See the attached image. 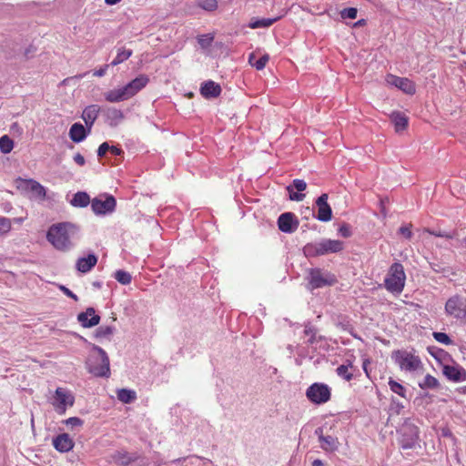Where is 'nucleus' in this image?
I'll list each match as a JSON object with an SVG mask.
<instances>
[{
    "mask_svg": "<svg viewBox=\"0 0 466 466\" xmlns=\"http://www.w3.org/2000/svg\"><path fill=\"white\" fill-rule=\"evenodd\" d=\"M320 447L326 451H334L339 448V441L336 437L327 435L320 437Z\"/></svg>",
    "mask_w": 466,
    "mask_h": 466,
    "instance_id": "obj_32",
    "label": "nucleus"
},
{
    "mask_svg": "<svg viewBox=\"0 0 466 466\" xmlns=\"http://www.w3.org/2000/svg\"><path fill=\"white\" fill-rule=\"evenodd\" d=\"M347 364L339 365L337 368L336 372L338 376L343 378L347 381H350L353 378V374L349 371V368L352 366V363L350 360H347Z\"/></svg>",
    "mask_w": 466,
    "mask_h": 466,
    "instance_id": "obj_37",
    "label": "nucleus"
},
{
    "mask_svg": "<svg viewBox=\"0 0 466 466\" xmlns=\"http://www.w3.org/2000/svg\"><path fill=\"white\" fill-rule=\"evenodd\" d=\"M106 199L95 198L91 201V208L96 215H106L112 213L116 206V200L112 195L106 194Z\"/></svg>",
    "mask_w": 466,
    "mask_h": 466,
    "instance_id": "obj_10",
    "label": "nucleus"
},
{
    "mask_svg": "<svg viewBox=\"0 0 466 466\" xmlns=\"http://www.w3.org/2000/svg\"><path fill=\"white\" fill-rule=\"evenodd\" d=\"M197 5L201 9L213 12L218 9V0H197Z\"/></svg>",
    "mask_w": 466,
    "mask_h": 466,
    "instance_id": "obj_41",
    "label": "nucleus"
},
{
    "mask_svg": "<svg viewBox=\"0 0 466 466\" xmlns=\"http://www.w3.org/2000/svg\"><path fill=\"white\" fill-rule=\"evenodd\" d=\"M304 334L309 336V339L307 341L309 345H313L317 341L324 339L322 336H319L317 338V329L309 324L305 326Z\"/></svg>",
    "mask_w": 466,
    "mask_h": 466,
    "instance_id": "obj_38",
    "label": "nucleus"
},
{
    "mask_svg": "<svg viewBox=\"0 0 466 466\" xmlns=\"http://www.w3.org/2000/svg\"><path fill=\"white\" fill-rule=\"evenodd\" d=\"M104 96L106 101L109 103H119L125 100L129 99V96L125 89V86H122L117 89H112L106 93H104Z\"/></svg>",
    "mask_w": 466,
    "mask_h": 466,
    "instance_id": "obj_26",
    "label": "nucleus"
},
{
    "mask_svg": "<svg viewBox=\"0 0 466 466\" xmlns=\"http://www.w3.org/2000/svg\"><path fill=\"white\" fill-rule=\"evenodd\" d=\"M187 458H188V457H180V458H177V459L172 460V461H171V463H172V464L182 463V462L186 461Z\"/></svg>",
    "mask_w": 466,
    "mask_h": 466,
    "instance_id": "obj_59",
    "label": "nucleus"
},
{
    "mask_svg": "<svg viewBox=\"0 0 466 466\" xmlns=\"http://www.w3.org/2000/svg\"><path fill=\"white\" fill-rule=\"evenodd\" d=\"M78 230V227L70 222L54 224L46 233V239L56 249L67 252L74 247L70 238L77 234Z\"/></svg>",
    "mask_w": 466,
    "mask_h": 466,
    "instance_id": "obj_1",
    "label": "nucleus"
},
{
    "mask_svg": "<svg viewBox=\"0 0 466 466\" xmlns=\"http://www.w3.org/2000/svg\"><path fill=\"white\" fill-rule=\"evenodd\" d=\"M312 466H324V463L321 460L316 459L313 461Z\"/></svg>",
    "mask_w": 466,
    "mask_h": 466,
    "instance_id": "obj_63",
    "label": "nucleus"
},
{
    "mask_svg": "<svg viewBox=\"0 0 466 466\" xmlns=\"http://www.w3.org/2000/svg\"><path fill=\"white\" fill-rule=\"evenodd\" d=\"M59 289L61 291H63V293L65 295H66L68 298H71L73 299L75 301H77L78 300V297L73 293L68 288H66V286L64 285H60L59 286Z\"/></svg>",
    "mask_w": 466,
    "mask_h": 466,
    "instance_id": "obj_54",
    "label": "nucleus"
},
{
    "mask_svg": "<svg viewBox=\"0 0 466 466\" xmlns=\"http://www.w3.org/2000/svg\"><path fill=\"white\" fill-rule=\"evenodd\" d=\"M55 401L53 402L56 410L59 414H64L66 407H72L75 403V397L63 388H57L55 391Z\"/></svg>",
    "mask_w": 466,
    "mask_h": 466,
    "instance_id": "obj_11",
    "label": "nucleus"
},
{
    "mask_svg": "<svg viewBox=\"0 0 466 466\" xmlns=\"http://www.w3.org/2000/svg\"><path fill=\"white\" fill-rule=\"evenodd\" d=\"M277 224L281 232L291 234L297 230L299 222L294 213L285 212L279 217Z\"/></svg>",
    "mask_w": 466,
    "mask_h": 466,
    "instance_id": "obj_13",
    "label": "nucleus"
},
{
    "mask_svg": "<svg viewBox=\"0 0 466 466\" xmlns=\"http://www.w3.org/2000/svg\"><path fill=\"white\" fill-rule=\"evenodd\" d=\"M52 444L57 451L65 453L74 448L75 442L68 433H61L53 438Z\"/></svg>",
    "mask_w": 466,
    "mask_h": 466,
    "instance_id": "obj_19",
    "label": "nucleus"
},
{
    "mask_svg": "<svg viewBox=\"0 0 466 466\" xmlns=\"http://www.w3.org/2000/svg\"><path fill=\"white\" fill-rule=\"evenodd\" d=\"M35 52H36V47L34 46L33 45H30L24 51V57H25V60L30 59L31 57H33V56L35 55Z\"/></svg>",
    "mask_w": 466,
    "mask_h": 466,
    "instance_id": "obj_53",
    "label": "nucleus"
},
{
    "mask_svg": "<svg viewBox=\"0 0 466 466\" xmlns=\"http://www.w3.org/2000/svg\"><path fill=\"white\" fill-rule=\"evenodd\" d=\"M116 396L117 399L125 404H130L137 400L136 391L126 388L117 390Z\"/></svg>",
    "mask_w": 466,
    "mask_h": 466,
    "instance_id": "obj_31",
    "label": "nucleus"
},
{
    "mask_svg": "<svg viewBox=\"0 0 466 466\" xmlns=\"http://www.w3.org/2000/svg\"><path fill=\"white\" fill-rule=\"evenodd\" d=\"M255 54L254 53H251L248 56V62L249 64L255 67L257 70H262L265 66H266V64L268 63V59H269V56L268 54H265L263 55L260 58H258V60L254 61L255 59Z\"/></svg>",
    "mask_w": 466,
    "mask_h": 466,
    "instance_id": "obj_34",
    "label": "nucleus"
},
{
    "mask_svg": "<svg viewBox=\"0 0 466 466\" xmlns=\"http://www.w3.org/2000/svg\"><path fill=\"white\" fill-rule=\"evenodd\" d=\"M11 229V221L7 218L0 217V236L9 232Z\"/></svg>",
    "mask_w": 466,
    "mask_h": 466,
    "instance_id": "obj_47",
    "label": "nucleus"
},
{
    "mask_svg": "<svg viewBox=\"0 0 466 466\" xmlns=\"http://www.w3.org/2000/svg\"><path fill=\"white\" fill-rule=\"evenodd\" d=\"M221 86L213 80H208L201 84L199 92L206 99L217 98L221 94Z\"/></svg>",
    "mask_w": 466,
    "mask_h": 466,
    "instance_id": "obj_22",
    "label": "nucleus"
},
{
    "mask_svg": "<svg viewBox=\"0 0 466 466\" xmlns=\"http://www.w3.org/2000/svg\"><path fill=\"white\" fill-rule=\"evenodd\" d=\"M410 227H411V225H410V226H401L399 228V233L400 235H402L405 238L410 239L412 238V236H413L412 232H411V229H410Z\"/></svg>",
    "mask_w": 466,
    "mask_h": 466,
    "instance_id": "obj_52",
    "label": "nucleus"
},
{
    "mask_svg": "<svg viewBox=\"0 0 466 466\" xmlns=\"http://www.w3.org/2000/svg\"><path fill=\"white\" fill-rule=\"evenodd\" d=\"M101 112L111 127H116L124 119V113L113 106H102Z\"/></svg>",
    "mask_w": 466,
    "mask_h": 466,
    "instance_id": "obj_21",
    "label": "nucleus"
},
{
    "mask_svg": "<svg viewBox=\"0 0 466 466\" xmlns=\"http://www.w3.org/2000/svg\"><path fill=\"white\" fill-rule=\"evenodd\" d=\"M425 231L429 233L430 235L439 237V238H444L447 239H452L457 236V232L455 230L452 231H445V230H436L431 228H426Z\"/></svg>",
    "mask_w": 466,
    "mask_h": 466,
    "instance_id": "obj_40",
    "label": "nucleus"
},
{
    "mask_svg": "<svg viewBox=\"0 0 466 466\" xmlns=\"http://www.w3.org/2000/svg\"><path fill=\"white\" fill-rule=\"evenodd\" d=\"M91 131L81 123H74L69 129V137L74 143H80L86 139Z\"/></svg>",
    "mask_w": 466,
    "mask_h": 466,
    "instance_id": "obj_24",
    "label": "nucleus"
},
{
    "mask_svg": "<svg viewBox=\"0 0 466 466\" xmlns=\"http://www.w3.org/2000/svg\"><path fill=\"white\" fill-rule=\"evenodd\" d=\"M26 188L40 199H44L46 196L45 187L34 179H28L26 181Z\"/></svg>",
    "mask_w": 466,
    "mask_h": 466,
    "instance_id": "obj_30",
    "label": "nucleus"
},
{
    "mask_svg": "<svg viewBox=\"0 0 466 466\" xmlns=\"http://www.w3.org/2000/svg\"><path fill=\"white\" fill-rule=\"evenodd\" d=\"M366 25V20L365 19H360L356 23H354L353 26L354 27H359V26H362V25Z\"/></svg>",
    "mask_w": 466,
    "mask_h": 466,
    "instance_id": "obj_61",
    "label": "nucleus"
},
{
    "mask_svg": "<svg viewBox=\"0 0 466 466\" xmlns=\"http://www.w3.org/2000/svg\"><path fill=\"white\" fill-rule=\"evenodd\" d=\"M306 279L308 281L307 289L309 290L331 287L338 282L335 274L319 268H309Z\"/></svg>",
    "mask_w": 466,
    "mask_h": 466,
    "instance_id": "obj_4",
    "label": "nucleus"
},
{
    "mask_svg": "<svg viewBox=\"0 0 466 466\" xmlns=\"http://www.w3.org/2000/svg\"><path fill=\"white\" fill-rule=\"evenodd\" d=\"M432 337L435 340L444 345H450L453 343L450 336L445 332L434 331L432 333Z\"/></svg>",
    "mask_w": 466,
    "mask_h": 466,
    "instance_id": "obj_45",
    "label": "nucleus"
},
{
    "mask_svg": "<svg viewBox=\"0 0 466 466\" xmlns=\"http://www.w3.org/2000/svg\"><path fill=\"white\" fill-rule=\"evenodd\" d=\"M391 359L401 370L407 371H415L421 367V360L420 357L404 350L392 351Z\"/></svg>",
    "mask_w": 466,
    "mask_h": 466,
    "instance_id": "obj_7",
    "label": "nucleus"
},
{
    "mask_svg": "<svg viewBox=\"0 0 466 466\" xmlns=\"http://www.w3.org/2000/svg\"><path fill=\"white\" fill-rule=\"evenodd\" d=\"M77 321L83 328L90 329L99 324L100 316L96 313V309L93 307H88L86 311H82L77 314Z\"/></svg>",
    "mask_w": 466,
    "mask_h": 466,
    "instance_id": "obj_15",
    "label": "nucleus"
},
{
    "mask_svg": "<svg viewBox=\"0 0 466 466\" xmlns=\"http://www.w3.org/2000/svg\"><path fill=\"white\" fill-rule=\"evenodd\" d=\"M406 275L400 262L393 263L384 279V286L392 294H400L404 289Z\"/></svg>",
    "mask_w": 466,
    "mask_h": 466,
    "instance_id": "obj_5",
    "label": "nucleus"
},
{
    "mask_svg": "<svg viewBox=\"0 0 466 466\" xmlns=\"http://www.w3.org/2000/svg\"><path fill=\"white\" fill-rule=\"evenodd\" d=\"M420 430L414 420L406 419L400 430L399 443L403 450L414 449L419 444Z\"/></svg>",
    "mask_w": 466,
    "mask_h": 466,
    "instance_id": "obj_6",
    "label": "nucleus"
},
{
    "mask_svg": "<svg viewBox=\"0 0 466 466\" xmlns=\"http://www.w3.org/2000/svg\"><path fill=\"white\" fill-rule=\"evenodd\" d=\"M14 148V141L7 135L0 137V151L3 154L10 153Z\"/></svg>",
    "mask_w": 466,
    "mask_h": 466,
    "instance_id": "obj_39",
    "label": "nucleus"
},
{
    "mask_svg": "<svg viewBox=\"0 0 466 466\" xmlns=\"http://www.w3.org/2000/svg\"><path fill=\"white\" fill-rule=\"evenodd\" d=\"M140 458L137 452H128L125 450L116 451L112 454V460L117 466H128Z\"/></svg>",
    "mask_w": 466,
    "mask_h": 466,
    "instance_id": "obj_18",
    "label": "nucleus"
},
{
    "mask_svg": "<svg viewBox=\"0 0 466 466\" xmlns=\"http://www.w3.org/2000/svg\"><path fill=\"white\" fill-rule=\"evenodd\" d=\"M89 195L85 191H78L74 194L70 204L76 208H86L91 203Z\"/></svg>",
    "mask_w": 466,
    "mask_h": 466,
    "instance_id": "obj_29",
    "label": "nucleus"
},
{
    "mask_svg": "<svg viewBox=\"0 0 466 466\" xmlns=\"http://www.w3.org/2000/svg\"><path fill=\"white\" fill-rule=\"evenodd\" d=\"M389 386H390V389L392 392L398 394L399 396L406 399V389L403 385H401L400 383L397 382L396 380H394L393 379H390L389 380Z\"/></svg>",
    "mask_w": 466,
    "mask_h": 466,
    "instance_id": "obj_43",
    "label": "nucleus"
},
{
    "mask_svg": "<svg viewBox=\"0 0 466 466\" xmlns=\"http://www.w3.org/2000/svg\"><path fill=\"white\" fill-rule=\"evenodd\" d=\"M419 386L422 390H426V389L433 390V389L439 388L440 383H439V380L435 377L431 376V374H427L424 377L423 381L419 383Z\"/></svg>",
    "mask_w": 466,
    "mask_h": 466,
    "instance_id": "obj_36",
    "label": "nucleus"
},
{
    "mask_svg": "<svg viewBox=\"0 0 466 466\" xmlns=\"http://www.w3.org/2000/svg\"><path fill=\"white\" fill-rule=\"evenodd\" d=\"M109 152L116 157H121L124 155L123 149L116 146H110Z\"/></svg>",
    "mask_w": 466,
    "mask_h": 466,
    "instance_id": "obj_56",
    "label": "nucleus"
},
{
    "mask_svg": "<svg viewBox=\"0 0 466 466\" xmlns=\"http://www.w3.org/2000/svg\"><path fill=\"white\" fill-rule=\"evenodd\" d=\"M74 161L79 166H84L86 163L85 157L80 153L74 156Z\"/></svg>",
    "mask_w": 466,
    "mask_h": 466,
    "instance_id": "obj_57",
    "label": "nucleus"
},
{
    "mask_svg": "<svg viewBox=\"0 0 466 466\" xmlns=\"http://www.w3.org/2000/svg\"><path fill=\"white\" fill-rule=\"evenodd\" d=\"M427 350L437 361H441V358L444 356H449L451 358L444 350L435 346H429Z\"/></svg>",
    "mask_w": 466,
    "mask_h": 466,
    "instance_id": "obj_44",
    "label": "nucleus"
},
{
    "mask_svg": "<svg viewBox=\"0 0 466 466\" xmlns=\"http://www.w3.org/2000/svg\"><path fill=\"white\" fill-rule=\"evenodd\" d=\"M110 66H111L110 64H106V65L103 66L102 67H100L99 69L95 70L93 73V76H99V77L104 76L106 73L107 68Z\"/></svg>",
    "mask_w": 466,
    "mask_h": 466,
    "instance_id": "obj_55",
    "label": "nucleus"
},
{
    "mask_svg": "<svg viewBox=\"0 0 466 466\" xmlns=\"http://www.w3.org/2000/svg\"><path fill=\"white\" fill-rule=\"evenodd\" d=\"M329 196L327 193L321 194L316 200L317 214L315 218L322 222L330 221L332 218V209L328 203Z\"/></svg>",
    "mask_w": 466,
    "mask_h": 466,
    "instance_id": "obj_12",
    "label": "nucleus"
},
{
    "mask_svg": "<svg viewBox=\"0 0 466 466\" xmlns=\"http://www.w3.org/2000/svg\"><path fill=\"white\" fill-rule=\"evenodd\" d=\"M307 188V183L303 179L296 178L289 185L286 189L289 192V198L292 201H302L305 194L302 193Z\"/></svg>",
    "mask_w": 466,
    "mask_h": 466,
    "instance_id": "obj_17",
    "label": "nucleus"
},
{
    "mask_svg": "<svg viewBox=\"0 0 466 466\" xmlns=\"http://www.w3.org/2000/svg\"><path fill=\"white\" fill-rule=\"evenodd\" d=\"M97 260L98 258L95 253H89L86 257L79 258L76 263V270L81 273H87L96 265Z\"/></svg>",
    "mask_w": 466,
    "mask_h": 466,
    "instance_id": "obj_23",
    "label": "nucleus"
},
{
    "mask_svg": "<svg viewBox=\"0 0 466 466\" xmlns=\"http://www.w3.org/2000/svg\"><path fill=\"white\" fill-rule=\"evenodd\" d=\"M110 145L108 142H103L97 149V157L102 158L106 156V154L109 151Z\"/></svg>",
    "mask_w": 466,
    "mask_h": 466,
    "instance_id": "obj_50",
    "label": "nucleus"
},
{
    "mask_svg": "<svg viewBox=\"0 0 466 466\" xmlns=\"http://www.w3.org/2000/svg\"><path fill=\"white\" fill-rule=\"evenodd\" d=\"M445 313L457 319H466V299L460 295L451 296L445 303Z\"/></svg>",
    "mask_w": 466,
    "mask_h": 466,
    "instance_id": "obj_9",
    "label": "nucleus"
},
{
    "mask_svg": "<svg viewBox=\"0 0 466 466\" xmlns=\"http://www.w3.org/2000/svg\"><path fill=\"white\" fill-rule=\"evenodd\" d=\"M442 374L452 382L466 381V370L456 362L442 365Z\"/></svg>",
    "mask_w": 466,
    "mask_h": 466,
    "instance_id": "obj_14",
    "label": "nucleus"
},
{
    "mask_svg": "<svg viewBox=\"0 0 466 466\" xmlns=\"http://www.w3.org/2000/svg\"><path fill=\"white\" fill-rule=\"evenodd\" d=\"M99 112H101V107L98 105H90L86 106L82 114V118L85 121L86 127L90 131L92 127L98 116Z\"/></svg>",
    "mask_w": 466,
    "mask_h": 466,
    "instance_id": "obj_25",
    "label": "nucleus"
},
{
    "mask_svg": "<svg viewBox=\"0 0 466 466\" xmlns=\"http://www.w3.org/2000/svg\"><path fill=\"white\" fill-rule=\"evenodd\" d=\"M148 82L149 77L145 74H141L130 82H128L124 86L129 97L131 98L134 96H136L140 90H142L148 84Z\"/></svg>",
    "mask_w": 466,
    "mask_h": 466,
    "instance_id": "obj_20",
    "label": "nucleus"
},
{
    "mask_svg": "<svg viewBox=\"0 0 466 466\" xmlns=\"http://www.w3.org/2000/svg\"><path fill=\"white\" fill-rule=\"evenodd\" d=\"M280 18L281 16H277L274 18L253 17L248 23V27L251 29L267 28L271 26L275 22L279 21Z\"/></svg>",
    "mask_w": 466,
    "mask_h": 466,
    "instance_id": "obj_28",
    "label": "nucleus"
},
{
    "mask_svg": "<svg viewBox=\"0 0 466 466\" xmlns=\"http://www.w3.org/2000/svg\"><path fill=\"white\" fill-rule=\"evenodd\" d=\"M115 330L116 328L114 326H100L95 330L94 337L96 339H109L113 335Z\"/></svg>",
    "mask_w": 466,
    "mask_h": 466,
    "instance_id": "obj_35",
    "label": "nucleus"
},
{
    "mask_svg": "<svg viewBox=\"0 0 466 466\" xmlns=\"http://www.w3.org/2000/svg\"><path fill=\"white\" fill-rule=\"evenodd\" d=\"M344 248L340 240L323 238L319 242L308 243L303 247V253L307 258L324 256L329 253H338Z\"/></svg>",
    "mask_w": 466,
    "mask_h": 466,
    "instance_id": "obj_3",
    "label": "nucleus"
},
{
    "mask_svg": "<svg viewBox=\"0 0 466 466\" xmlns=\"http://www.w3.org/2000/svg\"><path fill=\"white\" fill-rule=\"evenodd\" d=\"M92 350L96 354H91L86 361L87 371L96 378H109L111 371L107 353L97 345H93Z\"/></svg>",
    "mask_w": 466,
    "mask_h": 466,
    "instance_id": "obj_2",
    "label": "nucleus"
},
{
    "mask_svg": "<svg viewBox=\"0 0 466 466\" xmlns=\"http://www.w3.org/2000/svg\"><path fill=\"white\" fill-rule=\"evenodd\" d=\"M92 285H93V287H95L96 289L102 288V283L100 281H94Z\"/></svg>",
    "mask_w": 466,
    "mask_h": 466,
    "instance_id": "obj_64",
    "label": "nucleus"
},
{
    "mask_svg": "<svg viewBox=\"0 0 466 466\" xmlns=\"http://www.w3.org/2000/svg\"><path fill=\"white\" fill-rule=\"evenodd\" d=\"M388 82L403 91L405 94L413 95L416 92V86L413 81L407 77H400L394 75L388 76Z\"/></svg>",
    "mask_w": 466,
    "mask_h": 466,
    "instance_id": "obj_16",
    "label": "nucleus"
},
{
    "mask_svg": "<svg viewBox=\"0 0 466 466\" xmlns=\"http://www.w3.org/2000/svg\"><path fill=\"white\" fill-rule=\"evenodd\" d=\"M304 213H305V217H306V218H307V216H308V215H309H309H311V216H313L314 218H315V216H316V214L314 213V210H313L312 208H305V212H304Z\"/></svg>",
    "mask_w": 466,
    "mask_h": 466,
    "instance_id": "obj_60",
    "label": "nucleus"
},
{
    "mask_svg": "<svg viewBox=\"0 0 466 466\" xmlns=\"http://www.w3.org/2000/svg\"><path fill=\"white\" fill-rule=\"evenodd\" d=\"M339 234L343 238H350L352 235L350 226L347 223H343L339 228Z\"/></svg>",
    "mask_w": 466,
    "mask_h": 466,
    "instance_id": "obj_48",
    "label": "nucleus"
},
{
    "mask_svg": "<svg viewBox=\"0 0 466 466\" xmlns=\"http://www.w3.org/2000/svg\"><path fill=\"white\" fill-rule=\"evenodd\" d=\"M122 0H105V3L107 5H115L116 4H118L119 2H121Z\"/></svg>",
    "mask_w": 466,
    "mask_h": 466,
    "instance_id": "obj_62",
    "label": "nucleus"
},
{
    "mask_svg": "<svg viewBox=\"0 0 466 466\" xmlns=\"http://www.w3.org/2000/svg\"><path fill=\"white\" fill-rule=\"evenodd\" d=\"M65 423L67 426L77 427V426H82L84 421L78 417H70L65 420Z\"/></svg>",
    "mask_w": 466,
    "mask_h": 466,
    "instance_id": "obj_51",
    "label": "nucleus"
},
{
    "mask_svg": "<svg viewBox=\"0 0 466 466\" xmlns=\"http://www.w3.org/2000/svg\"><path fill=\"white\" fill-rule=\"evenodd\" d=\"M390 120L394 125L396 132H401L408 127L409 118L401 112H392L390 115Z\"/></svg>",
    "mask_w": 466,
    "mask_h": 466,
    "instance_id": "obj_27",
    "label": "nucleus"
},
{
    "mask_svg": "<svg viewBox=\"0 0 466 466\" xmlns=\"http://www.w3.org/2000/svg\"><path fill=\"white\" fill-rule=\"evenodd\" d=\"M430 265H431V269L437 273L449 272V268L444 266L442 263L431 262Z\"/></svg>",
    "mask_w": 466,
    "mask_h": 466,
    "instance_id": "obj_49",
    "label": "nucleus"
},
{
    "mask_svg": "<svg viewBox=\"0 0 466 466\" xmlns=\"http://www.w3.org/2000/svg\"><path fill=\"white\" fill-rule=\"evenodd\" d=\"M306 397L311 403L321 405L330 400L331 390L325 383L314 382L307 389Z\"/></svg>",
    "mask_w": 466,
    "mask_h": 466,
    "instance_id": "obj_8",
    "label": "nucleus"
},
{
    "mask_svg": "<svg viewBox=\"0 0 466 466\" xmlns=\"http://www.w3.org/2000/svg\"><path fill=\"white\" fill-rule=\"evenodd\" d=\"M115 279L122 285H128L131 283V274L126 270L118 269L114 274Z\"/></svg>",
    "mask_w": 466,
    "mask_h": 466,
    "instance_id": "obj_42",
    "label": "nucleus"
},
{
    "mask_svg": "<svg viewBox=\"0 0 466 466\" xmlns=\"http://www.w3.org/2000/svg\"><path fill=\"white\" fill-rule=\"evenodd\" d=\"M133 54V51L131 49H127L125 47H119L117 49L116 56L114 58V60L110 63L112 66H116L126 60H127Z\"/></svg>",
    "mask_w": 466,
    "mask_h": 466,
    "instance_id": "obj_33",
    "label": "nucleus"
},
{
    "mask_svg": "<svg viewBox=\"0 0 466 466\" xmlns=\"http://www.w3.org/2000/svg\"><path fill=\"white\" fill-rule=\"evenodd\" d=\"M358 15V9L356 7H347L340 11V16L342 19H355Z\"/></svg>",
    "mask_w": 466,
    "mask_h": 466,
    "instance_id": "obj_46",
    "label": "nucleus"
},
{
    "mask_svg": "<svg viewBox=\"0 0 466 466\" xmlns=\"http://www.w3.org/2000/svg\"><path fill=\"white\" fill-rule=\"evenodd\" d=\"M315 435L318 436L319 438V441H320V437H324L325 435L323 434V429L322 427H318L316 430H315Z\"/></svg>",
    "mask_w": 466,
    "mask_h": 466,
    "instance_id": "obj_58",
    "label": "nucleus"
}]
</instances>
